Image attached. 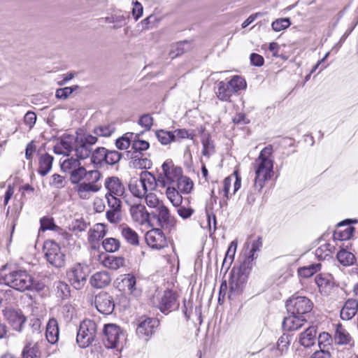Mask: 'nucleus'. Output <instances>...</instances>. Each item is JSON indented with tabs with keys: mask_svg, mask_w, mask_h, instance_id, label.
Instances as JSON below:
<instances>
[{
	"mask_svg": "<svg viewBox=\"0 0 358 358\" xmlns=\"http://www.w3.org/2000/svg\"><path fill=\"white\" fill-rule=\"evenodd\" d=\"M273 147L269 145L260 152L258 157L253 163L255 172L254 188L261 191L265 182L270 180L273 173Z\"/></svg>",
	"mask_w": 358,
	"mask_h": 358,
	"instance_id": "nucleus-1",
	"label": "nucleus"
},
{
	"mask_svg": "<svg viewBox=\"0 0 358 358\" xmlns=\"http://www.w3.org/2000/svg\"><path fill=\"white\" fill-rule=\"evenodd\" d=\"M255 259L256 257L248 256L238 268L232 269L229 281V290L231 294L236 295L242 292L252 268V262Z\"/></svg>",
	"mask_w": 358,
	"mask_h": 358,
	"instance_id": "nucleus-2",
	"label": "nucleus"
},
{
	"mask_svg": "<svg viewBox=\"0 0 358 358\" xmlns=\"http://www.w3.org/2000/svg\"><path fill=\"white\" fill-rule=\"evenodd\" d=\"M245 87V80L241 76H235L229 82H219L215 94L220 101L230 102L231 96Z\"/></svg>",
	"mask_w": 358,
	"mask_h": 358,
	"instance_id": "nucleus-3",
	"label": "nucleus"
},
{
	"mask_svg": "<svg viewBox=\"0 0 358 358\" xmlns=\"http://www.w3.org/2000/svg\"><path fill=\"white\" fill-rule=\"evenodd\" d=\"M3 282L10 287L23 292L31 288L33 278L27 271L16 270L6 274L3 278Z\"/></svg>",
	"mask_w": 358,
	"mask_h": 358,
	"instance_id": "nucleus-4",
	"label": "nucleus"
},
{
	"mask_svg": "<svg viewBox=\"0 0 358 358\" xmlns=\"http://www.w3.org/2000/svg\"><path fill=\"white\" fill-rule=\"evenodd\" d=\"M126 339L125 332L115 324H106L102 332V341L107 348H117Z\"/></svg>",
	"mask_w": 358,
	"mask_h": 358,
	"instance_id": "nucleus-5",
	"label": "nucleus"
},
{
	"mask_svg": "<svg viewBox=\"0 0 358 358\" xmlns=\"http://www.w3.org/2000/svg\"><path fill=\"white\" fill-rule=\"evenodd\" d=\"M43 252L48 263L51 266L60 268L65 266L66 255L60 246L54 241L48 240L43 245Z\"/></svg>",
	"mask_w": 358,
	"mask_h": 358,
	"instance_id": "nucleus-6",
	"label": "nucleus"
},
{
	"mask_svg": "<svg viewBox=\"0 0 358 358\" xmlns=\"http://www.w3.org/2000/svg\"><path fill=\"white\" fill-rule=\"evenodd\" d=\"M97 325L91 320H83L79 326L77 333L76 342L80 348L89 346L96 337Z\"/></svg>",
	"mask_w": 358,
	"mask_h": 358,
	"instance_id": "nucleus-7",
	"label": "nucleus"
},
{
	"mask_svg": "<svg viewBox=\"0 0 358 358\" xmlns=\"http://www.w3.org/2000/svg\"><path fill=\"white\" fill-rule=\"evenodd\" d=\"M162 173L158 174V182L163 188L173 185L182 175V169L174 166L171 159L166 160L162 165Z\"/></svg>",
	"mask_w": 358,
	"mask_h": 358,
	"instance_id": "nucleus-8",
	"label": "nucleus"
},
{
	"mask_svg": "<svg viewBox=\"0 0 358 358\" xmlns=\"http://www.w3.org/2000/svg\"><path fill=\"white\" fill-rule=\"evenodd\" d=\"M98 141L96 136L91 134H84L77 137L74 141V148L76 156L80 159H85L90 157L94 145Z\"/></svg>",
	"mask_w": 358,
	"mask_h": 358,
	"instance_id": "nucleus-9",
	"label": "nucleus"
},
{
	"mask_svg": "<svg viewBox=\"0 0 358 358\" xmlns=\"http://www.w3.org/2000/svg\"><path fill=\"white\" fill-rule=\"evenodd\" d=\"M286 308L291 314L305 316L312 310L313 303L306 296H293L287 301Z\"/></svg>",
	"mask_w": 358,
	"mask_h": 358,
	"instance_id": "nucleus-10",
	"label": "nucleus"
},
{
	"mask_svg": "<svg viewBox=\"0 0 358 358\" xmlns=\"http://www.w3.org/2000/svg\"><path fill=\"white\" fill-rule=\"evenodd\" d=\"M152 224L154 222L164 229L171 231L176 226V220L171 216L169 208L164 204L160 205L156 210L151 212Z\"/></svg>",
	"mask_w": 358,
	"mask_h": 358,
	"instance_id": "nucleus-11",
	"label": "nucleus"
},
{
	"mask_svg": "<svg viewBox=\"0 0 358 358\" xmlns=\"http://www.w3.org/2000/svg\"><path fill=\"white\" fill-rule=\"evenodd\" d=\"M136 324L138 337L148 341L159 326V322L156 318L143 316L136 320Z\"/></svg>",
	"mask_w": 358,
	"mask_h": 358,
	"instance_id": "nucleus-12",
	"label": "nucleus"
},
{
	"mask_svg": "<svg viewBox=\"0 0 358 358\" xmlns=\"http://www.w3.org/2000/svg\"><path fill=\"white\" fill-rule=\"evenodd\" d=\"M87 276V268L80 264L74 265L67 272L69 282L76 289H80L84 287L86 283Z\"/></svg>",
	"mask_w": 358,
	"mask_h": 358,
	"instance_id": "nucleus-13",
	"label": "nucleus"
},
{
	"mask_svg": "<svg viewBox=\"0 0 358 358\" xmlns=\"http://www.w3.org/2000/svg\"><path fill=\"white\" fill-rule=\"evenodd\" d=\"M157 307L165 315L178 309L179 303L174 292L171 290H166L163 294L157 298Z\"/></svg>",
	"mask_w": 358,
	"mask_h": 358,
	"instance_id": "nucleus-14",
	"label": "nucleus"
},
{
	"mask_svg": "<svg viewBox=\"0 0 358 358\" xmlns=\"http://www.w3.org/2000/svg\"><path fill=\"white\" fill-rule=\"evenodd\" d=\"M94 305L97 310L103 315H110L115 308V302L108 292H101L96 295Z\"/></svg>",
	"mask_w": 358,
	"mask_h": 358,
	"instance_id": "nucleus-15",
	"label": "nucleus"
},
{
	"mask_svg": "<svg viewBox=\"0 0 358 358\" xmlns=\"http://www.w3.org/2000/svg\"><path fill=\"white\" fill-rule=\"evenodd\" d=\"M147 244L152 248L160 250L167 246V240L160 229H152L145 234Z\"/></svg>",
	"mask_w": 358,
	"mask_h": 358,
	"instance_id": "nucleus-16",
	"label": "nucleus"
},
{
	"mask_svg": "<svg viewBox=\"0 0 358 358\" xmlns=\"http://www.w3.org/2000/svg\"><path fill=\"white\" fill-rule=\"evenodd\" d=\"M130 213L132 220L141 225L146 224L150 227L155 225V224H152L151 213H149L143 205L137 204L132 206L130 208Z\"/></svg>",
	"mask_w": 358,
	"mask_h": 358,
	"instance_id": "nucleus-17",
	"label": "nucleus"
},
{
	"mask_svg": "<svg viewBox=\"0 0 358 358\" xmlns=\"http://www.w3.org/2000/svg\"><path fill=\"white\" fill-rule=\"evenodd\" d=\"M136 277L131 273L124 274L121 276V280L117 284V288L123 292H127L134 297H138L141 294V290L136 287Z\"/></svg>",
	"mask_w": 358,
	"mask_h": 358,
	"instance_id": "nucleus-18",
	"label": "nucleus"
},
{
	"mask_svg": "<svg viewBox=\"0 0 358 358\" xmlns=\"http://www.w3.org/2000/svg\"><path fill=\"white\" fill-rule=\"evenodd\" d=\"M4 318L16 331H20L26 319L20 310L13 308H6L3 310Z\"/></svg>",
	"mask_w": 358,
	"mask_h": 358,
	"instance_id": "nucleus-19",
	"label": "nucleus"
},
{
	"mask_svg": "<svg viewBox=\"0 0 358 358\" xmlns=\"http://www.w3.org/2000/svg\"><path fill=\"white\" fill-rule=\"evenodd\" d=\"M104 187L107 189L106 194L122 196L125 190L122 181L115 176L108 177L105 180Z\"/></svg>",
	"mask_w": 358,
	"mask_h": 358,
	"instance_id": "nucleus-20",
	"label": "nucleus"
},
{
	"mask_svg": "<svg viewBox=\"0 0 358 358\" xmlns=\"http://www.w3.org/2000/svg\"><path fill=\"white\" fill-rule=\"evenodd\" d=\"M306 321L307 320L305 316H301L298 314H291L284 318L282 326L285 331H296L299 329Z\"/></svg>",
	"mask_w": 358,
	"mask_h": 358,
	"instance_id": "nucleus-21",
	"label": "nucleus"
},
{
	"mask_svg": "<svg viewBox=\"0 0 358 358\" xmlns=\"http://www.w3.org/2000/svg\"><path fill=\"white\" fill-rule=\"evenodd\" d=\"M101 185L94 182H80L76 185L75 189L79 197L82 199H88L91 193H95L100 190Z\"/></svg>",
	"mask_w": 358,
	"mask_h": 358,
	"instance_id": "nucleus-22",
	"label": "nucleus"
},
{
	"mask_svg": "<svg viewBox=\"0 0 358 358\" xmlns=\"http://www.w3.org/2000/svg\"><path fill=\"white\" fill-rule=\"evenodd\" d=\"M38 173L42 176H46L52 169L54 157L47 152L41 153V150H38Z\"/></svg>",
	"mask_w": 358,
	"mask_h": 358,
	"instance_id": "nucleus-23",
	"label": "nucleus"
},
{
	"mask_svg": "<svg viewBox=\"0 0 358 358\" xmlns=\"http://www.w3.org/2000/svg\"><path fill=\"white\" fill-rule=\"evenodd\" d=\"M234 175L235 176H228L225 178L223 181L222 192L224 194V197L226 199V200L223 201L225 203H227V200H228L230 197L229 189L233 182L234 178H235V180L234 182L233 194H234L241 187V178L238 175L236 172L234 173Z\"/></svg>",
	"mask_w": 358,
	"mask_h": 358,
	"instance_id": "nucleus-24",
	"label": "nucleus"
},
{
	"mask_svg": "<svg viewBox=\"0 0 358 358\" xmlns=\"http://www.w3.org/2000/svg\"><path fill=\"white\" fill-rule=\"evenodd\" d=\"M111 282V277L106 271H98L94 273L90 279V285L96 289H101L108 286Z\"/></svg>",
	"mask_w": 358,
	"mask_h": 358,
	"instance_id": "nucleus-25",
	"label": "nucleus"
},
{
	"mask_svg": "<svg viewBox=\"0 0 358 358\" xmlns=\"http://www.w3.org/2000/svg\"><path fill=\"white\" fill-rule=\"evenodd\" d=\"M140 185L144 188L146 192L154 190L156 187H160L158 182V177L155 178L153 174L147 171H143L140 174Z\"/></svg>",
	"mask_w": 358,
	"mask_h": 358,
	"instance_id": "nucleus-26",
	"label": "nucleus"
},
{
	"mask_svg": "<svg viewBox=\"0 0 358 358\" xmlns=\"http://www.w3.org/2000/svg\"><path fill=\"white\" fill-rule=\"evenodd\" d=\"M358 302L355 299H348L342 308L340 315L343 320H350L357 313Z\"/></svg>",
	"mask_w": 358,
	"mask_h": 358,
	"instance_id": "nucleus-27",
	"label": "nucleus"
},
{
	"mask_svg": "<svg viewBox=\"0 0 358 358\" xmlns=\"http://www.w3.org/2000/svg\"><path fill=\"white\" fill-rule=\"evenodd\" d=\"M316 334V327L314 326L309 327L300 334V344L305 348H310L313 346L315 345L317 340Z\"/></svg>",
	"mask_w": 358,
	"mask_h": 358,
	"instance_id": "nucleus-28",
	"label": "nucleus"
},
{
	"mask_svg": "<svg viewBox=\"0 0 358 358\" xmlns=\"http://www.w3.org/2000/svg\"><path fill=\"white\" fill-rule=\"evenodd\" d=\"M59 327L56 319L49 320L47 327L45 336L48 341L51 344H55L59 339Z\"/></svg>",
	"mask_w": 358,
	"mask_h": 358,
	"instance_id": "nucleus-29",
	"label": "nucleus"
},
{
	"mask_svg": "<svg viewBox=\"0 0 358 358\" xmlns=\"http://www.w3.org/2000/svg\"><path fill=\"white\" fill-rule=\"evenodd\" d=\"M122 237L126 241L132 245H138L139 244V237L138 234L127 224H121L119 227Z\"/></svg>",
	"mask_w": 358,
	"mask_h": 358,
	"instance_id": "nucleus-30",
	"label": "nucleus"
},
{
	"mask_svg": "<svg viewBox=\"0 0 358 358\" xmlns=\"http://www.w3.org/2000/svg\"><path fill=\"white\" fill-rule=\"evenodd\" d=\"M334 341L338 345H348L352 341L350 334L340 323L336 325Z\"/></svg>",
	"mask_w": 358,
	"mask_h": 358,
	"instance_id": "nucleus-31",
	"label": "nucleus"
},
{
	"mask_svg": "<svg viewBox=\"0 0 358 358\" xmlns=\"http://www.w3.org/2000/svg\"><path fill=\"white\" fill-rule=\"evenodd\" d=\"M131 166L134 169H149L152 166V162L143 155H131Z\"/></svg>",
	"mask_w": 358,
	"mask_h": 358,
	"instance_id": "nucleus-32",
	"label": "nucleus"
},
{
	"mask_svg": "<svg viewBox=\"0 0 358 358\" xmlns=\"http://www.w3.org/2000/svg\"><path fill=\"white\" fill-rule=\"evenodd\" d=\"M22 357H15L11 354H5L1 358H40L37 347L27 345L21 355Z\"/></svg>",
	"mask_w": 358,
	"mask_h": 358,
	"instance_id": "nucleus-33",
	"label": "nucleus"
},
{
	"mask_svg": "<svg viewBox=\"0 0 358 358\" xmlns=\"http://www.w3.org/2000/svg\"><path fill=\"white\" fill-rule=\"evenodd\" d=\"M335 250V247L329 243H326L320 245L315 250V256L319 260H325L331 258L332 253Z\"/></svg>",
	"mask_w": 358,
	"mask_h": 358,
	"instance_id": "nucleus-34",
	"label": "nucleus"
},
{
	"mask_svg": "<svg viewBox=\"0 0 358 358\" xmlns=\"http://www.w3.org/2000/svg\"><path fill=\"white\" fill-rule=\"evenodd\" d=\"M338 261L344 266L353 265L356 262L355 255L346 250H340L336 255Z\"/></svg>",
	"mask_w": 358,
	"mask_h": 358,
	"instance_id": "nucleus-35",
	"label": "nucleus"
},
{
	"mask_svg": "<svg viewBox=\"0 0 358 358\" xmlns=\"http://www.w3.org/2000/svg\"><path fill=\"white\" fill-rule=\"evenodd\" d=\"M106 231L103 224H96L93 229H90L88 235V241L90 243L97 241L106 236Z\"/></svg>",
	"mask_w": 358,
	"mask_h": 358,
	"instance_id": "nucleus-36",
	"label": "nucleus"
},
{
	"mask_svg": "<svg viewBox=\"0 0 358 358\" xmlns=\"http://www.w3.org/2000/svg\"><path fill=\"white\" fill-rule=\"evenodd\" d=\"M291 341V337L289 335L283 334L277 342V348L273 349V352L276 356L281 355L283 352H286L288 349Z\"/></svg>",
	"mask_w": 358,
	"mask_h": 358,
	"instance_id": "nucleus-37",
	"label": "nucleus"
},
{
	"mask_svg": "<svg viewBox=\"0 0 358 358\" xmlns=\"http://www.w3.org/2000/svg\"><path fill=\"white\" fill-rule=\"evenodd\" d=\"M125 260L122 257L108 256L103 260L105 266L112 270H117L124 266Z\"/></svg>",
	"mask_w": 358,
	"mask_h": 358,
	"instance_id": "nucleus-38",
	"label": "nucleus"
},
{
	"mask_svg": "<svg viewBox=\"0 0 358 358\" xmlns=\"http://www.w3.org/2000/svg\"><path fill=\"white\" fill-rule=\"evenodd\" d=\"M166 194L167 198L174 206H179L182 201V197L174 186H166Z\"/></svg>",
	"mask_w": 358,
	"mask_h": 358,
	"instance_id": "nucleus-39",
	"label": "nucleus"
},
{
	"mask_svg": "<svg viewBox=\"0 0 358 358\" xmlns=\"http://www.w3.org/2000/svg\"><path fill=\"white\" fill-rule=\"evenodd\" d=\"M80 165V159L71 157L64 159L61 163V169L65 173H71Z\"/></svg>",
	"mask_w": 358,
	"mask_h": 358,
	"instance_id": "nucleus-40",
	"label": "nucleus"
},
{
	"mask_svg": "<svg viewBox=\"0 0 358 358\" xmlns=\"http://www.w3.org/2000/svg\"><path fill=\"white\" fill-rule=\"evenodd\" d=\"M106 149L103 147H98L92 151L91 162L95 165H101L105 162Z\"/></svg>",
	"mask_w": 358,
	"mask_h": 358,
	"instance_id": "nucleus-41",
	"label": "nucleus"
},
{
	"mask_svg": "<svg viewBox=\"0 0 358 358\" xmlns=\"http://www.w3.org/2000/svg\"><path fill=\"white\" fill-rule=\"evenodd\" d=\"M60 313L63 320L66 323H69L71 321H72L73 319L76 315L75 307L70 303H66L64 306H62Z\"/></svg>",
	"mask_w": 358,
	"mask_h": 358,
	"instance_id": "nucleus-42",
	"label": "nucleus"
},
{
	"mask_svg": "<svg viewBox=\"0 0 358 358\" xmlns=\"http://www.w3.org/2000/svg\"><path fill=\"white\" fill-rule=\"evenodd\" d=\"M120 245V241L115 238H107L102 241V246L107 252H115Z\"/></svg>",
	"mask_w": 358,
	"mask_h": 358,
	"instance_id": "nucleus-43",
	"label": "nucleus"
},
{
	"mask_svg": "<svg viewBox=\"0 0 358 358\" xmlns=\"http://www.w3.org/2000/svg\"><path fill=\"white\" fill-rule=\"evenodd\" d=\"M321 268V264H313L308 266L300 268L298 271L299 275L303 278H310L316 273Z\"/></svg>",
	"mask_w": 358,
	"mask_h": 358,
	"instance_id": "nucleus-44",
	"label": "nucleus"
},
{
	"mask_svg": "<svg viewBox=\"0 0 358 358\" xmlns=\"http://www.w3.org/2000/svg\"><path fill=\"white\" fill-rule=\"evenodd\" d=\"M201 143L203 145V155L209 158L215 152V145L213 141L209 136H203Z\"/></svg>",
	"mask_w": 358,
	"mask_h": 358,
	"instance_id": "nucleus-45",
	"label": "nucleus"
},
{
	"mask_svg": "<svg viewBox=\"0 0 358 358\" xmlns=\"http://www.w3.org/2000/svg\"><path fill=\"white\" fill-rule=\"evenodd\" d=\"M69 174L71 183L77 185L85 178V176H86V169L84 166L80 165Z\"/></svg>",
	"mask_w": 358,
	"mask_h": 358,
	"instance_id": "nucleus-46",
	"label": "nucleus"
},
{
	"mask_svg": "<svg viewBox=\"0 0 358 358\" xmlns=\"http://www.w3.org/2000/svg\"><path fill=\"white\" fill-rule=\"evenodd\" d=\"M176 182L178 189L184 193L190 192L193 187V182L187 177H182V176Z\"/></svg>",
	"mask_w": 358,
	"mask_h": 358,
	"instance_id": "nucleus-47",
	"label": "nucleus"
},
{
	"mask_svg": "<svg viewBox=\"0 0 358 358\" xmlns=\"http://www.w3.org/2000/svg\"><path fill=\"white\" fill-rule=\"evenodd\" d=\"M113 124L101 125L94 128V133L97 136L108 137L115 131Z\"/></svg>",
	"mask_w": 358,
	"mask_h": 358,
	"instance_id": "nucleus-48",
	"label": "nucleus"
},
{
	"mask_svg": "<svg viewBox=\"0 0 358 358\" xmlns=\"http://www.w3.org/2000/svg\"><path fill=\"white\" fill-rule=\"evenodd\" d=\"M156 136L162 145H168L174 141L172 131L161 129L156 132Z\"/></svg>",
	"mask_w": 358,
	"mask_h": 358,
	"instance_id": "nucleus-49",
	"label": "nucleus"
},
{
	"mask_svg": "<svg viewBox=\"0 0 358 358\" xmlns=\"http://www.w3.org/2000/svg\"><path fill=\"white\" fill-rule=\"evenodd\" d=\"M40 230H57L59 227L55 224L54 219L50 217L44 216L40 220Z\"/></svg>",
	"mask_w": 358,
	"mask_h": 358,
	"instance_id": "nucleus-50",
	"label": "nucleus"
},
{
	"mask_svg": "<svg viewBox=\"0 0 358 358\" xmlns=\"http://www.w3.org/2000/svg\"><path fill=\"white\" fill-rule=\"evenodd\" d=\"M150 147L148 141L144 140H134L132 143L131 149L134 150L132 155H143L142 151L147 150Z\"/></svg>",
	"mask_w": 358,
	"mask_h": 358,
	"instance_id": "nucleus-51",
	"label": "nucleus"
},
{
	"mask_svg": "<svg viewBox=\"0 0 358 358\" xmlns=\"http://www.w3.org/2000/svg\"><path fill=\"white\" fill-rule=\"evenodd\" d=\"M129 189L131 193L138 198L143 197L147 193L145 190H144V188L141 187L140 181L138 182L137 181L130 182L129 185Z\"/></svg>",
	"mask_w": 358,
	"mask_h": 358,
	"instance_id": "nucleus-52",
	"label": "nucleus"
},
{
	"mask_svg": "<svg viewBox=\"0 0 358 358\" xmlns=\"http://www.w3.org/2000/svg\"><path fill=\"white\" fill-rule=\"evenodd\" d=\"M57 295L61 298H66L70 294V289L69 285L62 281H57L55 283Z\"/></svg>",
	"mask_w": 358,
	"mask_h": 358,
	"instance_id": "nucleus-53",
	"label": "nucleus"
},
{
	"mask_svg": "<svg viewBox=\"0 0 358 358\" xmlns=\"http://www.w3.org/2000/svg\"><path fill=\"white\" fill-rule=\"evenodd\" d=\"M122 155L116 150H106L105 162L109 165H114L120 162Z\"/></svg>",
	"mask_w": 358,
	"mask_h": 358,
	"instance_id": "nucleus-54",
	"label": "nucleus"
},
{
	"mask_svg": "<svg viewBox=\"0 0 358 358\" xmlns=\"http://www.w3.org/2000/svg\"><path fill=\"white\" fill-rule=\"evenodd\" d=\"M120 196L106 194L105 197L110 209L121 210L122 202L119 199Z\"/></svg>",
	"mask_w": 358,
	"mask_h": 358,
	"instance_id": "nucleus-55",
	"label": "nucleus"
},
{
	"mask_svg": "<svg viewBox=\"0 0 358 358\" xmlns=\"http://www.w3.org/2000/svg\"><path fill=\"white\" fill-rule=\"evenodd\" d=\"M129 14H127V15H115L110 18V20H109V22L115 24V25L113 26L114 29H118L126 25L127 23V20H129Z\"/></svg>",
	"mask_w": 358,
	"mask_h": 358,
	"instance_id": "nucleus-56",
	"label": "nucleus"
},
{
	"mask_svg": "<svg viewBox=\"0 0 358 358\" xmlns=\"http://www.w3.org/2000/svg\"><path fill=\"white\" fill-rule=\"evenodd\" d=\"M315 282L320 289H327L331 288L334 285V282L329 276H322V275H317L315 277Z\"/></svg>",
	"mask_w": 358,
	"mask_h": 358,
	"instance_id": "nucleus-57",
	"label": "nucleus"
},
{
	"mask_svg": "<svg viewBox=\"0 0 358 358\" xmlns=\"http://www.w3.org/2000/svg\"><path fill=\"white\" fill-rule=\"evenodd\" d=\"M290 24L291 22L289 18H280L273 22L271 27L275 31H280L289 27Z\"/></svg>",
	"mask_w": 358,
	"mask_h": 358,
	"instance_id": "nucleus-58",
	"label": "nucleus"
},
{
	"mask_svg": "<svg viewBox=\"0 0 358 358\" xmlns=\"http://www.w3.org/2000/svg\"><path fill=\"white\" fill-rule=\"evenodd\" d=\"M144 196L147 205L150 208H153L155 210H156L159 206L163 205L162 203L159 202V200L156 194L152 192L146 193Z\"/></svg>",
	"mask_w": 358,
	"mask_h": 358,
	"instance_id": "nucleus-59",
	"label": "nucleus"
},
{
	"mask_svg": "<svg viewBox=\"0 0 358 358\" xmlns=\"http://www.w3.org/2000/svg\"><path fill=\"white\" fill-rule=\"evenodd\" d=\"M78 86L75 85L73 87H66L64 88H59L56 91V97L58 99H65L70 94H71L73 91L77 89Z\"/></svg>",
	"mask_w": 358,
	"mask_h": 358,
	"instance_id": "nucleus-60",
	"label": "nucleus"
},
{
	"mask_svg": "<svg viewBox=\"0 0 358 358\" xmlns=\"http://www.w3.org/2000/svg\"><path fill=\"white\" fill-rule=\"evenodd\" d=\"M50 185L57 189H61L65 186L64 178L59 174L55 173L51 177Z\"/></svg>",
	"mask_w": 358,
	"mask_h": 358,
	"instance_id": "nucleus-61",
	"label": "nucleus"
},
{
	"mask_svg": "<svg viewBox=\"0 0 358 358\" xmlns=\"http://www.w3.org/2000/svg\"><path fill=\"white\" fill-rule=\"evenodd\" d=\"M187 45L188 43L186 41L178 43L176 45L175 49L171 50V51L170 52V57L171 58H174L183 54L187 50L185 46Z\"/></svg>",
	"mask_w": 358,
	"mask_h": 358,
	"instance_id": "nucleus-62",
	"label": "nucleus"
},
{
	"mask_svg": "<svg viewBox=\"0 0 358 358\" xmlns=\"http://www.w3.org/2000/svg\"><path fill=\"white\" fill-rule=\"evenodd\" d=\"M101 173L97 170L89 171L86 170V176H85V178L87 182H94L96 184V182L101 179Z\"/></svg>",
	"mask_w": 358,
	"mask_h": 358,
	"instance_id": "nucleus-63",
	"label": "nucleus"
},
{
	"mask_svg": "<svg viewBox=\"0 0 358 358\" xmlns=\"http://www.w3.org/2000/svg\"><path fill=\"white\" fill-rule=\"evenodd\" d=\"M138 124L145 130H150L153 124V118L149 114H145L140 117Z\"/></svg>",
	"mask_w": 358,
	"mask_h": 358,
	"instance_id": "nucleus-64",
	"label": "nucleus"
}]
</instances>
